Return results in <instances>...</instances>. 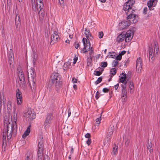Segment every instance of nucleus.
Returning a JSON list of instances; mask_svg holds the SVG:
<instances>
[{"mask_svg": "<svg viewBox=\"0 0 160 160\" xmlns=\"http://www.w3.org/2000/svg\"><path fill=\"white\" fill-rule=\"evenodd\" d=\"M43 150V149H38V160H41L42 159Z\"/></svg>", "mask_w": 160, "mask_h": 160, "instance_id": "25", "label": "nucleus"}, {"mask_svg": "<svg viewBox=\"0 0 160 160\" xmlns=\"http://www.w3.org/2000/svg\"><path fill=\"white\" fill-rule=\"evenodd\" d=\"M118 62L116 60H114L112 62V65L113 67H116L117 65Z\"/></svg>", "mask_w": 160, "mask_h": 160, "instance_id": "38", "label": "nucleus"}, {"mask_svg": "<svg viewBox=\"0 0 160 160\" xmlns=\"http://www.w3.org/2000/svg\"><path fill=\"white\" fill-rule=\"evenodd\" d=\"M28 81L30 86L32 88L31 83L32 86H34L36 81V74L34 72V69L32 68L29 71H28Z\"/></svg>", "mask_w": 160, "mask_h": 160, "instance_id": "5", "label": "nucleus"}, {"mask_svg": "<svg viewBox=\"0 0 160 160\" xmlns=\"http://www.w3.org/2000/svg\"><path fill=\"white\" fill-rule=\"evenodd\" d=\"M121 86L122 87V97H126L127 96V91L125 86L123 84H122Z\"/></svg>", "mask_w": 160, "mask_h": 160, "instance_id": "22", "label": "nucleus"}, {"mask_svg": "<svg viewBox=\"0 0 160 160\" xmlns=\"http://www.w3.org/2000/svg\"><path fill=\"white\" fill-rule=\"evenodd\" d=\"M107 65L108 63L107 62H102L101 63L100 66L103 68H105L107 66Z\"/></svg>", "mask_w": 160, "mask_h": 160, "instance_id": "37", "label": "nucleus"}, {"mask_svg": "<svg viewBox=\"0 0 160 160\" xmlns=\"http://www.w3.org/2000/svg\"><path fill=\"white\" fill-rule=\"evenodd\" d=\"M85 32L84 34L88 40H92L93 38V37L91 34L89 30H87V28H85Z\"/></svg>", "mask_w": 160, "mask_h": 160, "instance_id": "20", "label": "nucleus"}, {"mask_svg": "<svg viewBox=\"0 0 160 160\" xmlns=\"http://www.w3.org/2000/svg\"><path fill=\"white\" fill-rule=\"evenodd\" d=\"M133 0H128L123 5V9L127 16V19L129 21H123L119 23L120 29L123 30L130 25V23H135L137 22L136 17L138 16L134 13L135 11L132 8V6L134 3Z\"/></svg>", "mask_w": 160, "mask_h": 160, "instance_id": "1", "label": "nucleus"}, {"mask_svg": "<svg viewBox=\"0 0 160 160\" xmlns=\"http://www.w3.org/2000/svg\"><path fill=\"white\" fill-rule=\"evenodd\" d=\"M130 142V141L129 139H127L126 140L125 143V144L126 146L128 147L129 145Z\"/></svg>", "mask_w": 160, "mask_h": 160, "instance_id": "46", "label": "nucleus"}, {"mask_svg": "<svg viewBox=\"0 0 160 160\" xmlns=\"http://www.w3.org/2000/svg\"><path fill=\"white\" fill-rule=\"evenodd\" d=\"M148 51L149 60L150 61V58H151V59L152 60L151 62H152L154 59V56L156 54V52L154 51V53L152 48L151 47H149Z\"/></svg>", "mask_w": 160, "mask_h": 160, "instance_id": "14", "label": "nucleus"}, {"mask_svg": "<svg viewBox=\"0 0 160 160\" xmlns=\"http://www.w3.org/2000/svg\"><path fill=\"white\" fill-rule=\"evenodd\" d=\"M91 143V139L90 138L88 139L87 141L86 142L87 144L88 145H89Z\"/></svg>", "mask_w": 160, "mask_h": 160, "instance_id": "49", "label": "nucleus"}, {"mask_svg": "<svg viewBox=\"0 0 160 160\" xmlns=\"http://www.w3.org/2000/svg\"><path fill=\"white\" fill-rule=\"evenodd\" d=\"M16 27L17 30H19L21 26V20L19 15L17 14L15 19Z\"/></svg>", "mask_w": 160, "mask_h": 160, "instance_id": "17", "label": "nucleus"}, {"mask_svg": "<svg viewBox=\"0 0 160 160\" xmlns=\"http://www.w3.org/2000/svg\"><path fill=\"white\" fill-rule=\"evenodd\" d=\"M52 118L53 116L52 114H48L46 117V119L44 123V128L46 129L48 128L50 126L51 121Z\"/></svg>", "mask_w": 160, "mask_h": 160, "instance_id": "8", "label": "nucleus"}, {"mask_svg": "<svg viewBox=\"0 0 160 160\" xmlns=\"http://www.w3.org/2000/svg\"><path fill=\"white\" fill-rule=\"evenodd\" d=\"M94 72V74L96 76H99L102 74V72L99 71H95Z\"/></svg>", "mask_w": 160, "mask_h": 160, "instance_id": "43", "label": "nucleus"}, {"mask_svg": "<svg viewBox=\"0 0 160 160\" xmlns=\"http://www.w3.org/2000/svg\"><path fill=\"white\" fill-rule=\"evenodd\" d=\"M79 45L78 43H75V48L77 49L79 47Z\"/></svg>", "mask_w": 160, "mask_h": 160, "instance_id": "58", "label": "nucleus"}, {"mask_svg": "<svg viewBox=\"0 0 160 160\" xmlns=\"http://www.w3.org/2000/svg\"><path fill=\"white\" fill-rule=\"evenodd\" d=\"M17 130V129L16 130L14 129V127L12 126V124L11 125L10 123L9 122L4 125L3 131H4V133H6V132L7 138L9 140L11 139L12 137V132H16Z\"/></svg>", "mask_w": 160, "mask_h": 160, "instance_id": "4", "label": "nucleus"}, {"mask_svg": "<svg viewBox=\"0 0 160 160\" xmlns=\"http://www.w3.org/2000/svg\"><path fill=\"white\" fill-rule=\"evenodd\" d=\"M149 9V10H153L154 9V8L153 7H150L149 6H148Z\"/></svg>", "mask_w": 160, "mask_h": 160, "instance_id": "61", "label": "nucleus"}, {"mask_svg": "<svg viewBox=\"0 0 160 160\" xmlns=\"http://www.w3.org/2000/svg\"><path fill=\"white\" fill-rule=\"evenodd\" d=\"M116 69L115 68H112L110 71V73L112 75V76H113L116 74Z\"/></svg>", "mask_w": 160, "mask_h": 160, "instance_id": "30", "label": "nucleus"}, {"mask_svg": "<svg viewBox=\"0 0 160 160\" xmlns=\"http://www.w3.org/2000/svg\"><path fill=\"white\" fill-rule=\"evenodd\" d=\"M38 14L39 16H44V11L43 8H41L38 12Z\"/></svg>", "mask_w": 160, "mask_h": 160, "instance_id": "31", "label": "nucleus"}, {"mask_svg": "<svg viewBox=\"0 0 160 160\" xmlns=\"http://www.w3.org/2000/svg\"><path fill=\"white\" fill-rule=\"evenodd\" d=\"M115 53L114 52H113V54H112L110 55V56L111 58H115Z\"/></svg>", "mask_w": 160, "mask_h": 160, "instance_id": "59", "label": "nucleus"}, {"mask_svg": "<svg viewBox=\"0 0 160 160\" xmlns=\"http://www.w3.org/2000/svg\"><path fill=\"white\" fill-rule=\"evenodd\" d=\"M119 86V85L118 83H117L116 85H114V88H115V89L116 90H117L118 88V87Z\"/></svg>", "mask_w": 160, "mask_h": 160, "instance_id": "57", "label": "nucleus"}, {"mask_svg": "<svg viewBox=\"0 0 160 160\" xmlns=\"http://www.w3.org/2000/svg\"><path fill=\"white\" fill-rule=\"evenodd\" d=\"M118 148V146L116 145H115L113 148L112 151V154L115 155L117 153Z\"/></svg>", "mask_w": 160, "mask_h": 160, "instance_id": "29", "label": "nucleus"}, {"mask_svg": "<svg viewBox=\"0 0 160 160\" xmlns=\"http://www.w3.org/2000/svg\"><path fill=\"white\" fill-rule=\"evenodd\" d=\"M31 3L32 4V9L35 12H36L38 11V8L37 6V3H35V0H31Z\"/></svg>", "mask_w": 160, "mask_h": 160, "instance_id": "23", "label": "nucleus"}, {"mask_svg": "<svg viewBox=\"0 0 160 160\" xmlns=\"http://www.w3.org/2000/svg\"><path fill=\"white\" fill-rule=\"evenodd\" d=\"M16 97L17 104L21 105L22 102V94L21 92L18 88L16 90Z\"/></svg>", "mask_w": 160, "mask_h": 160, "instance_id": "10", "label": "nucleus"}, {"mask_svg": "<svg viewBox=\"0 0 160 160\" xmlns=\"http://www.w3.org/2000/svg\"><path fill=\"white\" fill-rule=\"evenodd\" d=\"M148 10V8L147 7H145L144 8L143 10V13L144 14H147V12Z\"/></svg>", "mask_w": 160, "mask_h": 160, "instance_id": "51", "label": "nucleus"}, {"mask_svg": "<svg viewBox=\"0 0 160 160\" xmlns=\"http://www.w3.org/2000/svg\"><path fill=\"white\" fill-rule=\"evenodd\" d=\"M82 42L84 47L82 50L83 53H85L90 51L91 48V43L89 40L86 39L85 38H83Z\"/></svg>", "mask_w": 160, "mask_h": 160, "instance_id": "6", "label": "nucleus"}, {"mask_svg": "<svg viewBox=\"0 0 160 160\" xmlns=\"http://www.w3.org/2000/svg\"><path fill=\"white\" fill-rule=\"evenodd\" d=\"M90 51L89 52V54L90 56H91V55L93 53V49L92 47H91Z\"/></svg>", "mask_w": 160, "mask_h": 160, "instance_id": "45", "label": "nucleus"}, {"mask_svg": "<svg viewBox=\"0 0 160 160\" xmlns=\"http://www.w3.org/2000/svg\"><path fill=\"white\" fill-rule=\"evenodd\" d=\"M49 157L48 156L46 155L44 156L43 160H49Z\"/></svg>", "mask_w": 160, "mask_h": 160, "instance_id": "53", "label": "nucleus"}, {"mask_svg": "<svg viewBox=\"0 0 160 160\" xmlns=\"http://www.w3.org/2000/svg\"><path fill=\"white\" fill-rule=\"evenodd\" d=\"M51 80L56 88H59L62 86V79L61 76L58 73L53 72L51 76Z\"/></svg>", "mask_w": 160, "mask_h": 160, "instance_id": "3", "label": "nucleus"}, {"mask_svg": "<svg viewBox=\"0 0 160 160\" xmlns=\"http://www.w3.org/2000/svg\"><path fill=\"white\" fill-rule=\"evenodd\" d=\"M85 137L86 138H88V139L90 138L91 137V134L89 133H87L85 135Z\"/></svg>", "mask_w": 160, "mask_h": 160, "instance_id": "48", "label": "nucleus"}, {"mask_svg": "<svg viewBox=\"0 0 160 160\" xmlns=\"http://www.w3.org/2000/svg\"><path fill=\"white\" fill-rule=\"evenodd\" d=\"M155 0H150L147 3L148 6L150 7H155L156 4H155Z\"/></svg>", "mask_w": 160, "mask_h": 160, "instance_id": "27", "label": "nucleus"}, {"mask_svg": "<svg viewBox=\"0 0 160 160\" xmlns=\"http://www.w3.org/2000/svg\"><path fill=\"white\" fill-rule=\"evenodd\" d=\"M103 36V33L102 32H98V37L99 38H102Z\"/></svg>", "mask_w": 160, "mask_h": 160, "instance_id": "42", "label": "nucleus"}, {"mask_svg": "<svg viewBox=\"0 0 160 160\" xmlns=\"http://www.w3.org/2000/svg\"><path fill=\"white\" fill-rule=\"evenodd\" d=\"M114 128V126L110 125L108 129L107 134V138L109 139H110V138H109V137H110L113 133V130Z\"/></svg>", "mask_w": 160, "mask_h": 160, "instance_id": "18", "label": "nucleus"}, {"mask_svg": "<svg viewBox=\"0 0 160 160\" xmlns=\"http://www.w3.org/2000/svg\"><path fill=\"white\" fill-rule=\"evenodd\" d=\"M38 8V9L39 8L40 9L41 8H43V2H40L38 4V3H37V5Z\"/></svg>", "mask_w": 160, "mask_h": 160, "instance_id": "33", "label": "nucleus"}, {"mask_svg": "<svg viewBox=\"0 0 160 160\" xmlns=\"http://www.w3.org/2000/svg\"><path fill=\"white\" fill-rule=\"evenodd\" d=\"M102 80V77H100L95 82V84L97 85Z\"/></svg>", "mask_w": 160, "mask_h": 160, "instance_id": "36", "label": "nucleus"}, {"mask_svg": "<svg viewBox=\"0 0 160 160\" xmlns=\"http://www.w3.org/2000/svg\"><path fill=\"white\" fill-rule=\"evenodd\" d=\"M154 51H155V49H156V54H157L159 50H158V47H157V44L156 43L154 44Z\"/></svg>", "mask_w": 160, "mask_h": 160, "instance_id": "39", "label": "nucleus"}, {"mask_svg": "<svg viewBox=\"0 0 160 160\" xmlns=\"http://www.w3.org/2000/svg\"><path fill=\"white\" fill-rule=\"evenodd\" d=\"M13 121H14V123H13H13H12V126L14 127V129L15 130H16L17 129V114H16L14 113L13 115Z\"/></svg>", "mask_w": 160, "mask_h": 160, "instance_id": "19", "label": "nucleus"}, {"mask_svg": "<svg viewBox=\"0 0 160 160\" xmlns=\"http://www.w3.org/2000/svg\"><path fill=\"white\" fill-rule=\"evenodd\" d=\"M147 147L150 153H152L153 152V150L152 149V144L151 142H149V140L148 141V143L147 144Z\"/></svg>", "mask_w": 160, "mask_h": 160, "instance_id": "26", "label": "nucleus"}, {"mask_svg": "<svg viewBox=\"0 0 160 160\" xmlns=\"http://www.w3.org/2000/svg\"><path fill=\"white\" fill-rule=\"evenodd\" d=\"M73 88L75 89H77V86L76 84H74L73 85Z\"/></svg>", "mask_w": 160, "mask_h": 160, "instance_id": "62", "label": "nucleus"}, {"mask_svg": "<svg viewBox=\"0 0 160 160\" xmlns=\"http://www.w3.org/2000/svg\"><path fill=\"white\" fill-rule=\"evenodd\" d=\"M2 104H3L4 105H5V102L4 101H0V107H2Z\"/></svg>", "mask_w": 160, "mask_h": 160, "instance_id": "52", "label": "nucleus"}, {"mask_svg": "<svg viewBox=\"0 0 160 160\" xmlns=\"http://www.w3.org/2000/svg\"><path fill=\"white\" fill-rule=\"evenodd\" d=\"M129 88H130L131 90L133 88H134V85L132 81L130 80L129 81Z\"/></svg>", "mask_w": 160, "mask_h": 160, "instance_id": "34", "label": "nucleus"}, {"mask_svg": "<svg viewBox=\"0 0 160 160\" xmlns=\"http://www.w3.org/2000/svg\"><path fill=\"white\" fill-rule=\"evenodd\" d=\"M39 20L41 24H42L44 22V16H39Z\"/></svg>", "mask_w": 160, "mask_h": 160, "instance_id": "35", "label": "nucleus"}, {"mask_svg": "<svg viewBox=\"0 0 160 160\" xmlns=\"http://www.w3.org/2000/svg\"><path fill=\"white\" fill-rule=\"evenodd\" d=\"M51 41L50 42V44L53 45L57 42L58 38H59V37L57 32L56 31H54L51 35Z\"/></svg>", "mask_w": 160, "mask_h": 160, "instance_id": "11", "label": "nucleus"}, {"mask_svg": "<svg viewBox=\"0 0 160 160\" xmlns=\"http://www.w3.org/2000/svg\"><path fill=\"white\" fill-rule=\"evenodd\" d=\"M14 62V55L13 50L11 49L9 52L8 63L10 65L12 64Z\"/></svg>", "mask_w": 160, "mask_h": 160, "instance_id": "13", "label": "nucleus"}, {"mask_svg": "<svg viewBox=\"0 0 160 160\" xmlns=\"http://www.w3.org/2000/svg\"><path fill=\"white\" fill-rule=\"evenodd\" d=\"M92 56H90V57H88L87 59V65L88 66L91 65V62L92 61Z\"/></svg>", "mask_w": 160, "mask_h": 160, "instance_id": "32", "label": "nucleus"}, {"mask_svg": "<svg viewBox=\"0 0 160 160\" xmlns=\"http://www.w3.org/2000/svg\"><path fill=\"white\" fill-rule=\"evenodd\" d=\"M30 127L31 126L30 125L28 127L26 130L25 131L24 134L22 135V137L23 138H25L29 134L30 132Z\"/></svg>", "mask_w": 160, "mask_h": 160, "instance_id": "24", "label": "nucleus"}, {"mask_svg": "<svg viewBox=\"0 0 160 160\" xmlns=\"http://www.w3.org/2000/svg\"><path fill=\"white\" fill-rule=\"evenodd\" d=\"M101 116V114L99 118H97L96 119V122L97 124H99L100 122Z\"/></svg>", "mask_w": 160, "mask_h": 160, "instance_id": "41", "label": "nucleus"}, {"mask_svg": "<svg viewBox=\"0 0 160 160\" xmlns=\"http://www.w3.org/2000/svg\"><path fill=\"white\" fill-rule=\"evenodd\" d=\"M43 149V138L40 136L39 138L38 148V149Z\"/></svg>", "mask_w": 160, "mask_h": 160, "instance_id": "21", "label": "nucleus"}, {"mask_svg": "<svg viewBox=\"0 0 160 160\" xmlns=\"http://www.w3.org/2000/svg\"><path fill=\"white\" fill-rule=\"evenodd\" d=\"M68 117H69L70 116L71 114V112L70 111V108H69L68 109Z\"/></svg>", "mask_w": 160, "mask_h": 160, "instance_id": "60", "label": "nucleus"}, {"mask_svg": "<svg viewBox=\"0 0 160 160\" xmlns=\"http://www.w3.org/2000/svg\"><path fill=\"white\" fill-rule=\"evenodd\" d=\"M18 74L20 83L22 85V86L25 87L26 86L24 76L22 71L21 70L18 72Z\"/></svg>", "mask_w": 160, "mask_h": 160, "instance_id": "9", "label": "nucleus"}, {"mask_svg": "<svg viewBox=\"0 0 160 160\" xmlns=\"http://www.w3.org/2000/svg\"><path fill=\"white\" fill-rule=\"evenodd\" d=\"M78 58L77 57H75L74 58H73V63L74 64H75V63H76L77 60H78Z\"/></svg>", "mask_w": 160, "mask_h": 160, "instance_id": "55", "label": "nucleus"}, {"mask_svg": "<svg viewBox=\"0 0 160 160\" xmlns=\"http://www.w3.org/2000/svg\"><path fill=\"white\" fill-rule=\"evenodd\" d=\"M142 62L141 59L140 57L138 58L136 61V71L137 72L140 73L142 70Z\"/></svg>", "mask_w": 160, "mask_h": 160, "instance_id": "12", "label": "nucleus"}, {"mask_svg": "<svg viewBox=\"0 0 160 160\" xmlns=\"http://www.w3.org/2000/svg\"><path fill=\"white\" fill-rule=\"evenodd\" d=\"M102 91L105 93L108 92L109 91V89H108L107 88H103Z\"/></svg>", "mask_w": 160, "mask_h": 160, "instance_id": "47", "label": "nucleus"}, {"mask_svg": "<svg viewBox=\"0 0 160 160\" xmlns=\"http://www.w3.org/2000/svg\"><path fill=\"white\" fill-rule=\"evenodd\" d=\"M120 77L119 80L120 82L124 84V85H123L125 86L126 88V84L127 83L128 81V79L127 80L126 74L122 73L121 77H120Z\"/></svg>", "mask_w": 160, "mask_h": 160, "instance_id": "15", "label": "nucleus"}, {"mask_svg": "<svg viewBox=\"0 0 160 160\" xmlns=\"http://www.w3.org/2000/svg\"><path fill=\"white\" fill-rule=\"evenodd\" d=\"M72 82L74 83H77V79L74 77L72 79Z\"/></svg>", "mask_w": 160, "mask_h": 160, "instance_id": "50", "label": "nucleus"}, {"mask_svg": "<svg viewBox=\"0 0 160 160\" xmlns=\"http://www.w3.org/2000/svg\"><path fill=\"white\" fill-rule=\"evenodd\" d=\"M122 56L120 54H119L118 55L116 58L117 60H120L122 59Z\"/></svg>", "mask_w": 160, "mask_h": 160, "instance_id": "44", "label": "nucleus"}, {"mask_svg": "<svg viewBox=\"0 0 160 160\" xmlns=\"http://www.w3.org/2000/svg\"><path fill=\"white\" fill-rule=\"evenodd\" d=\"M126 97L125 98H124V97H121V98H122V102H125L126 101Z\"/></svg>", "mask_w": 160, "mask_h": 160, "instance_id": "63", "label": "nucleus"}, {"mask_svg": "<svg viewBox=\"0 0 160 160\" xmlns=\"http://www.w3.org/2000/svg\"><path fill=\"white\" fill-rule=\"evenodd\" d=\"M133 34L132 31L131 30H128L125 34L122 32L117 37L116 41L118 42H120L125 39L126 42H129L132 39Z\"/></svg>", "mask_w": 160, "mask_h": 160, "instance_id": "2", "label": "nucleus"}, {"mask_svg": "<svg viewBox=\"0 0 160 160\" xmlns=\"http://www.w3.org/2000/svg\"><path fill=\"white\" fill-rule=\"evenodd\" d=\"M69 67V63L68 62H66L65 63L63 66V69L66 71L67 70Z\"/></svg>", "mask_w": 160, "mask_h": 160, "instance_id": "28", "label": "nucleus"}, {"mask_svg": "<svg viewBox=\"0 0 160 160\" xmlns=\"http://www.w3.org/2000/svg\"><path fill=\"white\" fill-rule=\"evenodd\" d=\"M62 8L64 6V2L63 0H58Z\"/></svg>", "mask_w": 160, "mask_h": 160, "instance_id": "40", "label": "nucleus"}, {"mask_svg": "<svg viewBox=\"0 0 160 160\" xmlns=\"http://www.w3.org/2000/svg\"><path fill=\"white\" fill-rule=\"evenodd\" d=\"M7 146V142L6 137V133H4V132H3V138L2 144V151H5V148Z\"/></svg>", "mask_w": 160, "mask_h": 160, "instance_id": "16", "label": "nucleus"}, {"mask_svg": "<svg viewBox=\"0 0 160 160\" xmlns=\"http://www.w3.org/2000/svg\"><path fill=\"white\" fill-rule=\"evenodd\" d=\"M25 160H31L29 156H27L25 159Z\"/></svg>", "mask_w": 160, "mask_h": 160, "instance_id": "64", "label": "nucleus"}, {"mask_svg": "<svg viewBox=\"0 0 160 160\" xmlns=\"http://www.w3.org/2000/svg\"><path fill=\"white\" fill-rule=\"evenodd\" d=\"M36 114L34 113H32V112L28 110L27 112L24 113L23 116L26 117L28 121L29 122L31 121L36 118Z\"/></svg>", "mask_w": 160, "mask_h": 160, "instance_id": "7", "label": "nucleus"}, {"mask_svg": "<svg viewBox=\"0 0 160 160\" xmlns=\"http://www.w3.org/2000/svg\"><path fill=\"white\" fill-rule=\"evenodd\" d=\"M126 52V51L124 50L122 51L119 54L122 56V55H124Z\"/></svg>", "mask_w": 160, "mask_h": 160, "instance_id": "56", "label": "nucleus"}, {"mask_svg": "<svg viewBox=\"0 0 160 160\" xmlns=\"http://www.w3.org/2000/svg\"><path fill=\"white\" fill-rule=\"evenodd\" d=\"M11 104H10L9 105H8L7 109L8 110V111H9V112L11 111Z\"/></svg>", "mask_w": 160, "mask_h": 160, "instance_id": "54", "label": "nucleus"}]
</instances>
